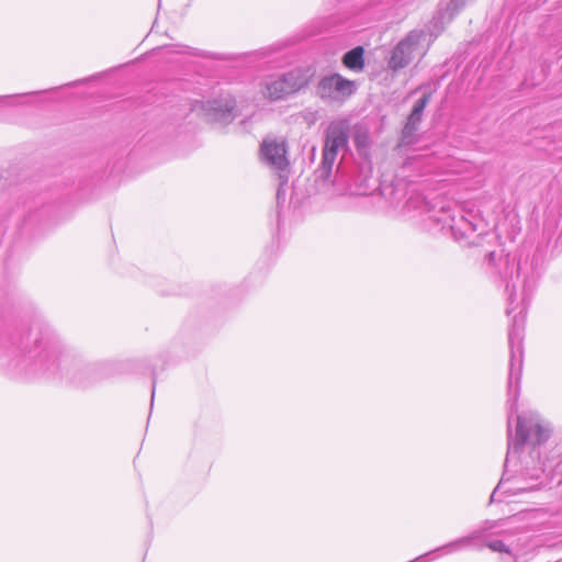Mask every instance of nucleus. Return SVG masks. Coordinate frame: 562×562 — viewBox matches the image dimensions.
<instances>
[{
  "mask_svg": "<svg viewBox=\"0 0 562 562\" xmlns=\"http://www.w3.org/2000/svg\"><path fill=\"white\" fill-rule=\"evenodd\" d=\"M434 221L441 223L442 228L449 227L450 229H454V218L446 213H443L442 217H434Z\"/></svg>",
  "mask_w": 562,
  "mask_h": 562,
  "instance_id": "15",
  "label": "nucleus"
},
{
  "mask_svg": "<svg viewBox=\"0 0 562 562\" xmlns=\"http://www.w3.org/2000/svg\"><path fill=\"white\" fill-rule=\"evenodd\" d=\"M94 373L95 371L91 367H80L71 372H68V375L69 380L74 384L78 386H86L95 381Z\"/></svg>",
  "mask_w": 562,
  "mask_h": 562,
  "instance_id": "11",
  "label": "nucleus"
},
{
  "mask_svg": "<svg viewBox=\"0 0 562 562\" xmlns=\"http://www.w3.org/2000/svg\"><path fill=\"white\" fill-rule=\"evenodd\" d=\"M522 328L524 317L514 316L513 325L509 329L508 341L510 347L508 392L516 396L518 393V383L522 366Z\"/></svg>",
  "mask_w": 562,
  "mask_h": 562,
  "instance_id": "4",
  "label": "nucleus"
},
{
  "mask_svg": "<svg viewBox=\"0 0 562 562\" xmlns=\"http://www.w3.org/2000/svg\"><path fill=\"white\" fill-rule=\"evenodd\" d=\"M532 487H528V486H524V487H519L518 490L520 491H528V490H531Z\"/></svg>",
  "mask_w": 562,
  "mask_h": 562,
  "instance_id": "19",
  "label": "nucleus"
},
{
  "mask_svg": "<svg viewBox=\"0 0 562 562\" xmlns=\"http://www.w3.org/2000/svg\"><path fill=\"white\" fill-rule=\"evenodd\" d=\"M313 75L311 68H295L269 76L261 83V93L271 101L281 100L307 86Z\"/></svg>",
  "mask_w": 562,
  "mask_h": 562,
  "instance_id": "3",
  "label": "nucleus"
},
{
  "mask_svg": "<svg viewBox=\"0 0 562 562\" xmlns=\"http://www.w3.org/2000/svg\"><path fill=\"white\" fill-rule=\"evenodd\" d=\"M260 154L263 162L269 167L284 172L289 167L286 157V143L282 137L268 136L263 139Z\"/></svg>",
  "mask_w": 562,
  "mask_h": 562,
  "instance_id": "7",
  "label": "nucleus"
},
{
  "mask_svg": "<svg viewBox=\"0 0 562 562\" xmlns=\"http://www.w3.org/2000/svg\"><path fill=\"white\" fill-rule=\"evenodd\" d=\"M353 142H355V145H356L358 151L361 155L366 156L368 148L370 146L369 133L366 130L356 131L355 136H353Z\"/></svg>",
  "mask_w": 562,
  "mask_h": 562,
  "instance_id": "13",
  "label": "nucleus"
},
{
  "mask_svg": "<svg viewBox=\"0 0 562 562\" xmlns=\"http://www.w3.org/2000/svg\"><path fill=\"white\" fill-rule=\"evenodd\" d=\"M344 65L351 69V70H362L364 63H363V48L361 46H358L348 53L345 54L342 58Z\"/></svg>",
  "mask_w": 562,
  "mask_h": 562,
  "instance_id": "12",
  "label": "nucleus"
},
{
  "mask_svg": "<svg viewBox=\"0 0 562 562\" xmlns=\"http://www.w3.org/2000/svg\"><path fill=\"white\" fill-rule=\"evenodd\" d=\"M426 33L423 30L411 31L392 50L389 58V67L396 71L411 64L416 53H423L422 42Z\"/></svg>",
  "mask_w": 562,
  "mask_h": 562,
  "instance_id": "5",
  "label": "nucleus"
},
{
  "mask_svg": "<svg viewBox=\"0 0 562 562\" xmlns=\"http://www.w3.org/2000/svg\"><path fill=\"white\" fill-rule=\"evenodd\" d=\"M463 5L461 0H451L448 4V9H451L452 11H458Z\"/></svg>",
  "mask_w": 562,
  "mask_h": 562,
  "instance_id": "17",
  "label": "nucleus"
},
{
  "mask_svg": "<svg viewBox=\"0 0 562 562\" xmlns=\"http://www.w3.org/2000/svg\"><path fill=\"white\" fill-rule=\"evenodd\" d=\"M154 394H155V387L151 391V401L154 400Z\"/></svg>",
  "mask_w": 562,
  "mask_h": 562,
  "instance_id": "20",
  "label": "nucleus"
},
{
  "mask_svg": "<svg viewBox=\"0 0 562 562\" xmlns=\"http://www.w3.org/2000/svg\"><path fill=\"white\" fill-rule=\"evenodd\" d=\"M349 138V123L346 120L333 121L325 132L322 162L316 170V180L326 182L329 180L339 151L346 150Z\"/></svg>",
  "mask_w": 562,
  "mask_h": 562,
  "instance_id": "2",
  "label": "nucleus"
},
{
  "mask_svg": "<svg viewBox=\"0 0 562 562\" xmlns=\"http://www.w3.org/2000/svg\"><path fill=\"white\" fill-rule=\"evenodd\" d=\"M203 109L206 119L220 125H227L236 117V100L231 95L209 100Z\"/></svg>",
  "mask_w": 562,
  "mask_h": 562,
  "instance_id": "8",
  "label": "nucleus"
},
{
  "mask_svg": "<svg viewBox=\"0 0 562 562\" xmlns=\"http://www.w3.org/2000/svg\"><path fill=\"white\" fill-rule=\"evenodd\" d=\"M550 435L549 427L541 424L540 417L536 413H526L517 416V426L515 437L508 432V450L505 460V468L520 453L527 441L533 445L544 442Z\"/></svg>",
  "mask_w": 562,
  "mask_h": 562,
  "instance_id": "1",
  "label": "nucleus"
},
{
  "mask_svg": "<svg viewBox=\"0 0 562 562\" xmlns=\"http://www.w3.org/2000/svg\"><path fill=\"white\" fill-rule=\"evenodd\" d=\"M430 94L426 93L424 94L419 100H417L413 106L412 113L408 116L407 123L403 128L402 132V139L403 142L406 140L408 137L413 136L415 131L417 130V125L419 124L422 120L423 112L429 102Z\"/></svg>",
  "mask_w": 562,
  "mask_h": 562,
  "instance_id": "9",
  "label": "nucleus"
},
{
  "mask_svg": "<svg viewBox=\"0 0 562 562\" xmlns=\"http://www.w3.org/2000/svg\"><path fill=\"white\" fill-rule=\"evenodd\" d=\"M485 546L491 549L492 551H495V552H506L508 554H510V550L509 548L502 541V540H491V541H486L485 542Z\"/></svg>",
  "mask_w": 562,
  "mask_h": 562,
  "instance_id": "14",
  "label": "nucleus"
},
{
  "mask_svg": "<svg viewBox=\"0 0 562 562\" xmlns=\"http://www.w3.org/2000/svg\"><path fill=\"white\" fill-rule=\"evenodd\" d=\"M356 90L355 82L338 74L322 78L317 85V94L323 100L340 101L350 97Z\"/></svg>",
  "mask_w": 562,
  "mask_h": 562,
  "instance_id": "6",
  "label": "nucleus"
},
{
  "mask_svg": "<svg viewBox=\"0 0 562 562\" xmlns=\"http://www.w3.org/2000/svg\"><path fill=\"white\" fill-rule=\"evenodd\" d=\"M492 527H493V525H491L490 522L486 521L481 529L473 531L471 535H469L467 537H462L456 541H452V542L448 543L447 546H443L441 549L448 550V552H453V551L461 550L465 547H469L472 544V542L474 540L480 539L484 531H486L487 529H491Z\"/></svg>",
  "mask_w": 562,
  "mask_h": 562,
  "instance_id": "10",
  "label": "nucleus"
},
{
  "mask_svg": "<svg viewBox=\"0 0 562 562\" xmlns=\"http://www.w3.org/2000/svg\"><path fill=\"white\" fill-rule=\"evenodd\" d=\"M502 485H503V480L499 482V484L497 485V487L494 490V492H493V494H492V497L494 496V494H495V493H497V492L501 490Z\"/></svg>",
  "mask_w": 562,
  "mask_h": 562,
  "instance_id": "18",
  "label": "nucleus"
},
{
  "mask_svg": "<svg viewBox=\"0 0 562 562\" xmlns=\"http://www.w3.org/2000/svg\"><path fill=\"white\" fill-rule=\"evenodd\" d=\"M542 472L541 468H535L530 473L528 469H525V474L529 475L531 479H539Z\"/></svg>",
  "mask_w": 562,
  "mask_h": 562,
  "instance_id": "16",
  "label": "nucleus"
},
{
  "mask_svg": "<svg viewBox=\"0 0 562 562\" xmlns=\"http://www.w3.org/2000/svg\"><path fill=\"white\" fill-rule=\"evenodd\" d=\"M531 453H536V456H539V452H538V451H536V450H532V452H531Z\"/></svg>",
  "mask_w": 562,
  "mask_h": 562,
  "instance_id": "21",
  "label": "nucleus"
}]
</instances>
